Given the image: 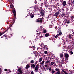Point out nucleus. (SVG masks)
Returning a JSON list of instances; mask_svg holds the SVG:
<instances>
[{
  "label": "nucleus",
  "mask_w": 74,
  "mask_h": 74,
  "mask_svg": "<svg viewBox=\"0 0 74 74\" xmlns=\"http://www.w3.org/2000/svg\"><path fill=\"white\" fill-rule=\"evenodd\" d=\"M70 53H71V55L73 54V53L72 51H71Z\"/></svg>",
  "instance_id": "nucleus-38"
},
{
  "label": "nucleus",
  "mask_w": 74,
  "mask_h": 74,
  "mask_svg": "<svg viewBox=\"0 0 74 74\" xmlns=\"http://www.w3.org/2000/svg\"><path fill=\"white\" fill-rule=\"evenodd\" d=\"M47 47V45H45L44 46V49H45Z\"/></svg>",
  "instance_id": "nucleus-28"
},
{
  "label": "nucleus",
  "mask_w": 74,
  "mask_h": 74,
  "mask_svg": "<svg viewBox=\"0 0 74 74\" xmlns=\"http://www.w3.org/2000/svg\"><path fill=\"white\" fill-rule=\"evenodd\" d=\"M38 33H37V34H38Z\"/></svg>",
  "instance_id": "nucleus-60"
},
{
  "label": "nucleus",
  "mask_w": 74,
  "mask_h": 74,
  "mask_svg": "<svg viewBox=\"0 0 74 74\" xmlns=\"http://www.w3.org/2000/svg\"><path fill=\"white\" fill-rule=\"evenodd\" d=\"M33 48H35V46H33Z\"/></svg>",
  "instance_id": "nucleus-51"
},
{
  "label": "nucleus",
  "mask_w": 74,
  "mask_h": 74,
  "mask_svg": "<svg viewBox=\"0 0 74 74\" xmlns=\"http://www.w3.org/2000/svg\"><path fill=\"white\" fill-rule=\"evenodd\" d=\"M34 72H33V71H32L31 72V74H34Z\"/></svg>",
  "instance_id": "nucleus-36"
},
{
  "label": "nucleus",
  "mask_w": 74,
  "mask_h": 74,
  "mask_svg": "<svg viewBox=\"0 0 74 74\" xmlns=\"http://www.w3.org/2000/svg\"><path fill=\"white\" fill-rule=\"evenodd\" d=\"M35 70L36 71H38V66H36V67L35 68Z\"/></svg>",
  "instance_id": "nucleus-14"
},
{
  "label": "nucleus",
  "mask_w": 74,
  "mask_h": 74,
  "mask_svg": "<svg viewBox=\"0 0 74 74\" xmlns=\"http://www.w3.org/2000/svg\"><path fill=\"white\" fill-rule=\"evenodd\" d=\"M13 13H16V12H15V10H13Z\"/></svg>",
  "instance_id": "nucleus-27"
},
{
  "label": "nucleus",
  "mask_w": 74,
  "mask_h": 74,
  "mask_svg": "<svg viewBox=\"0 0 74 74\" xmlns=\"http://www.w3.org/2000/svg\"><path fill=\"white\" fill-rule=\"evenodd\" d=\"M56 71H59V68H56Z\"/></svg>",
  "instance_id": "nucleus-21"
},
{
  "label": "nucleus",
  "mask_w": 74,
  "mask_h": 74,
  "mask_svg": "<svg viewBox=\"0 0 74 74\" xmlns=\"http://www.w3.org/2000/svg\"><path fill=\"white\" fill-rule=\"evenodd\" d=\"M41 15L42 16H44V11L42 10V11H41L40 12Z\"/></svg>",
  "instance_id": "nucleus-7"
},
{
  "label": "nucleus",
  "mask_w": 74,
  "mask_h": 74,
  "mask_svg": "<svg viewBox=\"0 0 74 74\" xmlns=\"http://www.w3.org/2000/svg\"><path fill=\"white\" fill-rule=\"evenodd\" d=\"M59 12L58 11L54 15V16H58V15H59Z\"/></svg>",
  "instance_id": "nucleus-6"
},
{
  "label": "nucleus",
  "mask_w": 74,
  "mask_h": 74,
  "mask_svg": "<svg viewBox=\"0 0 74 74\" xmlns=\"http://www.w3.org/2000/svg\"><path fill=\"white\" fill-rule=\"evenodd\" d=\"M48 66L47 65H45L44 66L45 67H48Z\"/></svg>",
  "instance_id": "nucleus-33"
},
{
  "label": "nucleus",
  "mask_w": 74,
  "mask_h": 74,
  "mask_svg": "<svg viewBox=\"0 0 74 74\" xmlns=\"http://www.w3.org/2000/svg\"><path fill=\"white\" fill-rule=\"evenodd\" d=\"M35 4H37V1H35Z\"/></svg>",
  "instance_id": "nucleus-44"
},
{
  "label": "nucleus",
  "mask_w": 74,
  "mask_h": 74,
  "mask_svg": "<svg viewBox=\"0 0 74 74\" xmlns=\"http://www.w3.org/2000/svg\"><path fill=\"white\" fill-rule=\"evenodd\" d=\"M45 62V61H43L42 62H41L40 64V66H42V65H43Z\"/></svg>",
  "instance_id": "nucleus-9"
},
{
  "label": "nucleus",
  "mask_w": 74,
  "mask_h": 74,
  "mask_svg": "<svg viewBox=\"0 0 74 74\" xmlns=\"http://www.w3.org/2000/svg\"><path fill=\"white\" fill-rule=\"evenodd\" d=\"M4 38V36H2L1 37L2 38Z\"/></svg>",
  "instance_id": "nucleus-46"
},
{
  "label": "nucleus",
  "mask_w": 74,
  "mask_h": 74,
  "mask_svg": "<svg viewBox=\"0 0 74 74\" xmlns=\"http://www.w3.org/2000/svg\"><path fill=\"white\" fill-rule=\"evenodd\" d=\"M46 64H48V63H50V61L49 60H47L46 62Z\"/></svg>",
  "instance_id": "nucleus-18"
},
{
  "label": "nucleus",
  "mask_w": 74,
  "mask_h": 74,
  "mask_svg": "<svg viewBox=\"0 0 74 74\" xmlns=\"http://www.w3.org/2000/svg\"><path fill=\"white\" fill-rule=\"evenodd\" d=\"M44 30V28H42V27H40L38 28V32H40L39 33L42 32V31Z\"/></svg>",
  "instance_id": "nucleus-1"
},
{
  "label": "nucleus",
  "mask_w": 74,
  "mask_h": 74,
  "mask_svg": "<svg viewBox=\"0 0 74 74\" xmlns=\"http://www.w3.org/2000/svg\"><path fill=\"white\" fill-rule=\"evenodd\" d=\"M38 34H40V33H38Z\"/></svg>",
  "instance_id": "nucleus-59"
},
{
  "label": "nucleus",
  "mask_w": 74,
  "mask_h": 74,
  "mask_svg": "<svg viewBox=\"0 0 74 74\" xmlns=\"http://www.w3.org/2000/svg\"><path fill=\"white\" fill-rule=\"evenodd\" d=\"M30 64H27L26 66V68L27 69H28V68H29L30 67Z\"/></svg>",
  "instance_id": "nucleus-10"
},
{
  "label": "nucleus",
  "mask_w": 74,
  "mask_h": 74,
  "mask_svg": "<svg viewBox=\"0 0 74 74\" xmlns=\"http://www.w3.org/2000/svg\"><path fill=\"white\" fill-rule=\"evenodd\" d=\"M10 6L11 8H14V6L13 5H12V4H11L10 5Z\"/></svg>",
  "instance_id": "nucleus-19"
},
{
  "label": "nucleus",
  "mask_w": 74,
  "mask_h": 74,
  "mask_svg": "<svg viewBox=\"0 0 74 74\" xmlns=\"http://www.w3.org/2000/svg\"><path fill=\"white\" fill-rule=\"evenodd\" d=\"M61 11H63L62 12H64V9L62 8V9H61Z\"/></svg>",
  "instance_id": "nucleus-31"
},
{
  "label": "nucleus",
  "mask_w": 74,
  "mask_h": 74,
  "mask_svg": "<svg viewBox=\"0 0 74 74\" xmlns=\"http://www.w3.org/2000/svg\"><path fill=\"white\" fill-rule=\"evenodd\" d=\"M4 36H5V37L6 38H8V36L6 35V34L4 35Z\"/></svg>",
  "instance_id": "nucleus-25"
},
{
  "label": "nucleus",
  "mask_w": 74,
  "mask_h": 74,
  "mask_svg": "<svg viewBox=\"0 0 74 74\" xmlns=\"http://www.w3.org/2000/svg\"><path fill=\"white\" fill-rule=\"evenodd\" d=\"M22 68H20L17 69V70L18 71L19 73H22V70H21Z\"/></svg>",
  "instance_id": "nucleus-5"
},
{
  "label": "nucleus",
  "mask_w": 74,
  "mask_h": 74,
  "mask_svg": "<svg viewBox=\"0 0 74 74\" xmlns=\"http://www.w3.org/2000/svg\"><path fill=\"white\" fill-rule=\"evenodd\" d=\"M57 46H58V47H59V45H57Z\"/></svg>",
  "instance_id": "nucleus-53"
},
{
  "label": "nucleus",
  "mask_w": 74,
  "mask_h": 74,
  "mask_svg": "<svg viewBox=\"0 0 74 74\" xmlns=\"http://www.w3.org/2000/svg\"><path fill=\"white\" fill-rule=\"evenodd\" d=\"M1 69H0V73H1Z\"/></svg>",
  "instance_id": "nucleus-50"
},
{
  "label": "nucleus",
  "mask_w": 74,
  "mask_h": 74,
  "mask_svg": "<svg viewBox=\"0 0 74 74\" xmlns=\"http://www.w3.org/2000/svg\"><path fill=\"white\" fill-rule=\"evenodd\" d=\"M68 37L69 39H71L72 37H71V35H69Z\"/></svg>",
  "instance_id": "nucleus-17"
},
{
  "label": "nucleus",
  "mask_w": 74,
  "mask_h": 74,
  "mask_svg": "<svg viewBox=\"0 0 74 74\" xmlns=\"http://www.w3.org/2000/svg\"><path fill=\"white\" fill-rule=\"evenodd\" d=\"M14 16L15 17V16H16V13H14Z\"/></svg>",
  "instance_id": "nucleus-32"
},
{
  "label": "nucleus",
  "mask_w": 74,
  "mask_h": 74,
  "mask_svg": "<svg viewBox=\"0 0 74 74\" xmlns=\"http://www.w3.org/2000/svg\"><path fill=\"white\" fill-rule=\"evenodd\" d=\"M65 56L66 58V60H68V58H69V55L67 54H65Z\"/></svg>",
  "instance_id": "nucleus-8"
},
{
  "label": "nucleus",
  "mask_w": 74,
  "mask_h": 74,
  "mask_svg": "<svg viewBox=\"0 0 74 74\" xmlns=\"http://www.w3.org/2000/svg\"><path fill=\"white\" fill-rule=\"evenodd\" d=\"M45 5V7H47V6H46V5Z\"/></svg>",
  "instance_id": "nucleus-57"
},
{
  "label": "nucleus",
  "mask_w": 74,
  "mask_h": 74,
  "mask_svg": "<svg viewBox=\"0 0 74 74\" xmlns=\"http://www.w3.org/2000/svg\"><path fill=\"white\" fill-rule=\"evenodd\" d=\"M60 57L62 58H62H63V54L61 53V54H60Z\"/></svg>",
  "instance_id": "nucleus-13"
},
{
  "label": "nucleus",
  "mask_w": 74,
  "mask_h": 74,
  "mask_svg": "<svg viewBox=\"0 0 74 74\" xmlns=\"http://www.w3.org/2000/svg\"><path fill=\"white\" fill-rule=\"evenodd\" d=\"M34 64H35V65H37V64L36 62Z\"/></svg>",
  "instance_id": "nucleus-49"
},
{
  "label": "nucleus",
  "mask_w": 74,
  "mask_h": 74,
  "mask_svg": "<svg viewBox=\"0 0 74 74\" xmlns=\"http://www.w3.org/2000/svg\"><path fill=\"white\" fill-rule=\"evenodd\" d=\"M73 3H74V0H73Z\"/></svg>",
  "instance_id": "nucleus-56"
},
{
  "label": "nucleus",
  "mask_w": 74,
  "mask_h": 74,
  "mask_svg": "<svg viewBox=\"0 0 74 74\" xmlns=\"http://www.w3.org/2000/svg\"><path fill=\"white\" fill-rule=\"evenodd\" d=\"M66 4V1H63L62 3V5L63 6H65Z\"/></svg>",
  "instance_id": "nucleus-11"
},
{
  "label": "nucleus",
  "mask_w": 74,
  "mask_h": 74,
  "mask_svg": "<svg viewBox=\"0 0 74 74\" xmlns=\"http://www.w3.org/2000/svg\"><path fill=\"white\" fill-rule=\"evenodd\" d=\"M30 47V48H33V46H30V47Z\"/></svg>",
  "instance_id": "nucleus-45"
},
{
  "label": "nucleus",
  "mask_w": 74,
  "mask_h": 74,
  "mask_svg": "<svg viewBox=\"0 0 74 74\" xmlns=\"http://www.w3.org/2000/svg\"><path fill=\"white\" fill-rule=\"evenodd\" d=\"M37 32H38V31H37Z\"/></svg>",
  "instance_id": "nucleus-61"
},
{
  "label": "nucleus",
  "mask_w": 74,
  "mask_h": 74,
  "mask_svg": "<svg viewBox=\"0 0 74 74\" xmlns=\"http://www.w3.org/2000/svg\"><path fill=\"white\" fill-rule=\"evenodd\" d=\"M49 36V34H48V33L46 34L45 35V37H48Z\"/></svg>",
  "instance_id": "nucleus-23"
},
{
  "label": "nucleus",
  "mask_w": 74,
  "mask_h": 74,
  "mask_svg": "<svg viewBox=\"0 0 74 74\" xmlns=\"http://www.w3.org/2000/svg\"><path fill=\"white\" fill-rule=\"evenodd\" d=\"M40 49V47H38L37 48V50H38V49Z\"/></svg>",
  "instance_id": "nucleus-41"
},
{
  "label": "nucleus",
  "mask_w": 74,
  "mask_h": 74,
  "mask_svg": "<svg viewBox=\"0 0 74 74\" xmlns=\"http://www.w3.org/2000/svg\"><path fill=\"white\" fill-rule=\"evenodd\" d=\"M61 16H62V17H63V16H65V14L64 13H63L62 14Z\"/></svg>",
  "instance_id": "nucleus-16"
},
{
  "label": "nucleus",
  "mask_w": 74,
  "mask_h": 74,
  "mask_svg": "<svg viewBox=\"0 0 74 74\" xmlns=\"http://www.w3.org/2000/svg\"><path fill=\"white\" fill-rule=\"evenodd\" d=\"M72 32H73L74 31L73 30H72Z\"/></svg>",
  "instance_id": "nucleus-55"
},
{
  "label": "nucleus",
  "mask_w": 74,
  "mask_h": 74,
  "mask_svg": "<svg viewBox=\"0 0 74 74\" xmlns=\"http://www.w3.org/2000/svg\"><path fill=\"white\" fill-rule=\"evenodd\" d=\"M49 70L50 71H51L52 70V68H51V67H50L49 68Z\"/></svg>",
  "instance_id": "nucleus-34"
},
{
  "label": "nucleus",
  "mask_w": 74,
  "mask_h": 74,
  "mask_svg": "<svg viewBox=\"0 0 74 74\" xmlns=\"http://www.w3.org/2000/svg\"><path fill=\"white\" fill-rule=\"evenodd\" d=\"M74 34V32H73V33H72V34Z\"/></svg>",
  "instance_id": "nucleus-54"
},
{
  "label": "nucleus",
  "mask_w": 74,
  "mask_h": 74,
  "mask_svg": "<svg viewBox=\"0 0 74 74\" xmlns=\"http://www.w3.org/2000/svg\"><path fill=\"white\" fill-rule=\"evenodd\" d=\"M31 67L32 68H34L36 67V65L34 64H31Z\"/></svg>",
  "instance_id": "nucleus-12"
},
{
  "label": "nucleus",
  "mask_w": 74,
  "mask_h": 74,
  "mask_svg": "<svg viewBox=\"0 0 74 74\" xmlns=\"http://www.w3.org/2000/svg\"><path fill=\"white\" fill-rule=\"evenodd\" d=\"M52 73H55V71L54 70H52Z\"/></svg>",
  "instance_id": "nucleus-39"
},
{
  "label": "nucleus",
  "mask_w": 74,
  "mask_h": 74,
  "mask_svg": "<svg viewBox=\"0 0 74 74\" xmlns=\"http://www.w3.org/2000/svg\"><path fill=\"white\" fill-rule=\"evenodd\" d=\"M4 33H5V32H4L3 34H2V33H0V36H2V35H3V34Z\"/></svg>",
  "instance_id": "nucleus-29"
},
{
  "label": "nucleus",
  "mask_w": 74,
  "mask_h": 74,
  "mask_svg": "<svg viewBox=\"0 0 74 74\" xmlns=\"http://www.w3.org/2000/svg\"><path fill=\"white\" fill-rule=\"evenodd\" d=\"M44 37V35L42 34H41V36H37V38H42Z\"/></svg>",
  "instance_id": "nucleus-3"
},
{
  "label": "nucleus",
  "mask_w": 74,
  "mask_h": 74,
  "mask_svg": "<svg viewBox=\"0 0 74 74\" xmlns=\"http://www.w3.org/2000/svg\"><path fill=\"white\" fill-rule=\"evenodd\" d=\"M5 71H7V69H5Z\"/></svg>",
  "instance_id": "nucleus-43"
},
{
  "label": "nucleus",
  "mask_w": 74,
  "mask_h": 74,
  "mask_svg": "<svg viewBox=\"0 0 74 74\" xmlns=\"http://www.w3.org/2000/svg\"><path fill=\"white\" fill-rule=\"evenodd\" d=\"M42 60V59L41 58H40L39 60V62H41Z\"/></svg>",
  "instance_id": "nucleus-20"
},
{
  "label": "nucleus",
  "mask_w": 74,
  "mask_h": 74,
  "mask_svg": "<svg viewBox=\"0 0 74 74\" xmlns=\"http://www.w3.org/2000/svg\"><path fill=\"white\" fill-rule=\"evenodd\" d=\"M31 18H33V17H34V15H31Z\"/></svg>",
  "instance_id": "nucleus-35"
},
{
  "label": "nucleus",
  "mask_w": 74,
  "mask_h": 74,
  "mask_svg": "<svg viewBox=\"0 0 74 74\" xmlns=\"http://www.w3.org/2000/svg\"><path fill=\"white\" fill-rule=\"evenodd\" d=\"M41 49H42V48H41Z\"/></svg>",
  "instance_id": "nucleus-58"
},
{
  "label": "nucleus",
  "mask_w": 74,
  "mask_h": 74,
  "mask_svg": "<svg viewBox=\"0 0 74 74\" xmlns=\"http://www.w3.org/2000/svg\"><path fill=\"white\" fill-rule=\"evenodd\" d=\"M30 62H31V63L33 64V63H34V60H32Z\"/></svg>",
  "instance_id": "nucleus-26"
},
{
  "label": "nucleus",
  "mask_w": 74,
  "mask_h": 74,
  "mask_svg": "<svg viewBox=\"0 0 74 74\" xmlns=\"http://www.w3.org/2000/svg\"><path fill=\"white\" fill-rule=\"evenodd\" d=\"M36 64H37V63H38V61H36Z\"/></svg>",
  "instance_id": "nucleus-48"
},
{
  "label": "nucleus",
  "mask_w": 74,
  "mask_h": 74,
  "mask_svg": "<svg viewBox=\"0 0 74 74\" xmlns=\"http://www.w3.org/2000/svg\"><path fill=\"white\" fill-rule=\"evenodd\" d=\"M51 65H53L54 64V62H51Z\"/></svg>",
  "instance_id": "nucleus-30"
},
{
  "label": "nucleus",
  "mask_w": 74,
  "mask_h": 74,
  "mask_svg": "<svg viewBox=\"0 0 74 74\" xmlns=\"http://www.w3.org/2000/svg\"><path fill=\"white\" fill-rule=\"evenodd\" d=\"M42 20V18H39L38 19H37V22H41Z\"/></svg>",
  "instance_id": "nucleus-4"
},
{
  "label": "nucleus",
  "mask_w": 74,
  "mask_h": 74,
  "mask_svg": "<svg viewBox=\"0 0 74 74\" xmlns=\"http://www.w3.org/2000/svg\"><path fill=\"white\" fill-rule=\"evenodd\" d=\"M43 3H41V7H42V6H43Z\"/></svg>",
  "instance_id": "nucleus-37"
},
{
  "label": "nucleus",
  "mask_w": 74,
  "mask_h": 74,
  "mask_svg": "<svg viewBox=\"0 0 74 74\" xmlns=\"http://www.w3.org/2000/svg\"><path fill=\"white\" fill-rule=\"evenodd\" d=\"M59 32L60 33L55 36V37L56 39L59 37V36H60L62 35V32H61L60 30H59Z\"/></svg>",
  "instance_id": "nucleus-2"
},
{
  "label": "nucleus",
  "mask_w": 74,
  "mask_h": 74,
  "mask_svg": "<svg viewBox=\"0 0 74 74\" xmlns=\"http://www.w3.org/2000/svg\"><path fill=\"white\" fill-rule=\"evenodd\" d=\"M46 49H47V50H48V48H46Z\"/></svg>",
  "instance_id": "nucleus-52"
},
{
  "label": "nucleus",
  "mask_w": 74,
  "mask_h": 74,
  "mask_svg": "<svg viewBox=\"0 0 74 74\" xmlns=\"http://www.w3.org/2000/svg\"><path fill=\"white\" fill-rule=\"evenodd\" d=\"M62 71L64 73V74H67V72H66L65 71H64V70H62Z\"/></svg>",
  "instance_id": "nucleus-22"
},
{
  "label": "nucleus",
  "mask_w": 74,
  "mask_h": 74,
  "mask_svg": "<svg viewBox=\"0 0 74 74\" xmlns=\"http://www.w3.org/2000/svg\"><path fill=\"white\" fill-rule=\"evenodd\" d=\"M44 52L45 54H47V53H48V51H45Z\"/></svg>",
  "instance_id": "nucleus-24"
},
{
  "label": "nucleus",
  "mask_w": 74,
  "mask_h": 74,
  "mask_svg": "<svg viewBox=\"0 0 74 74\" xmlns=\"http://www.w3.org/2000/svg\"><path fill=\"white\" fill-rule=\"evenodd\" d=\"M52 40H53V41H54V42L55 41V39H52Z\"/></svg>",
  "instance_id": "nucleus-42"
},
{
  "label": "nucleus",
  "mask_w": 74,
  "mask_h": 74,
  "mask_svg": "<svg viewBox=\"0 0 74 74\" xmlns=\"http://www.w3.org/2000/svg\"><path fill=\"white\" fill-rule=\"evenodd\" d=\"M69 23H70V21H68L67 22V23L69 24Z\"/></svg>",
  "instance_id": "nucleus-40"
},
{
  "label": "nucleus",
  "mask_w": 74,
  "mask_h": 74,
  "mask_svg": "<svg viewBox=\"0 0 74 74\" xmlns=\"http://www.w3.org/2000/svg\"><path fill=\"white\" fill-rule=\"evenodd\" d=\"M69 5H71V3H69Z\"/></svg>",
  "instance_id": "nucleus-47"
},
{
  "label": "nucleus",
  "mask_w": 74,
  "mask_h": 74,
  "mask_svg": "<svg viewBox=\"0 0 74 74\" xmlns=\"http://www.w3.org/2000/svg\"><path fill=\"white\" fill-rule=\"evenodd\" d=\"M41 32V33H45L47 32V31L46 30H43Z\"/></svg>",
  "instance_id": "nucleus-15"
}]
</instances>
